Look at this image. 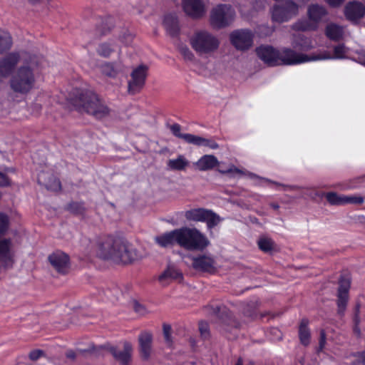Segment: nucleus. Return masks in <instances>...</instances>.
Instances as JSON below:
<instances>
[{
	"mask_svg": "<svg viewBox=\"0 0 365 365\" xmlns=\"http://www.w3.org/2000/svg\"><path fill=\"white\" fill-rule=\"evenodd\" d=\"M96 252L99 257L118 263L128 264L139 258L135 250L126 240L111 235L98 240Z\"/></svg>",
	"mask_w": 365,
	"mask_h": 365,
	"instance_id": "nucleus-1",
	"label": "nucleus"
},
{
	"mask_svg": "<svg viewBox=\"0 0 365 365\" xmlns=\"http://www.w3.org/2000/svg\"><path fill=\"white\" fill-rule=\"evenodd\" d=\"M73 104L78 109H82L96 118L108 115L110 109L105 103L92 91L81 92L74 100Z\"/></svg>",
	"mask_w": 365,
	"mask_h": 365,
	"instance_id": "nucleus-2",
	"label": "nucleus"
},
{
	"mask_svg": "<svg viewBox=\"0 0 365 365\" xmlns=\"http://www.w3.org/2000/svg\"><path fill=\"white\" fill-rule=\"evenodd\" d=\"M192 48L200 56H212L219 48L217 36L207 30H197L189 39Z\"/></svg>",
	"mask_w": 365,
	"mask_h": 365,
	"instance_id": "nucleus-3",
	"label": "nucleus"
},
{
	"mask_svg": "<svg viewBox=\"0 0 365 365\" xmlns=\"http://www.w3.org/2000/svg\"><path fill=\"white\" fill-rule=\"evenodd\" d=\"M178 245L190 251H201L209 244L205 235L196 228L183 227L177 229Z\"/></svg>",
	"mask_w": 365,
	"mask_h": 365,
	"instance_id": "nucleus-4",
	"label": "nucleus"
},
{
	"mask_svg": "<svg viewBox=\"0 0 365 365\" xmlns=\"http://www.w3.org/2000/svg\"><path fill=\"white\" fill-rule=\"evenodd\" d=\"M235 16V11L231 5L220 4L210 12V24L215 29L225 28L232 24Z\"/></svg>",
	"mask_w": 365,
	"mask_h": 365,
	"instance_id": "nucleus-5",
	"label": "nucleus"
},
{
	"mask_svg": "<svg viewBox=\"0 0 365 365\" xmlns=\"http://www.w3.org/2000/svg\"><path fill=\"white\" fill-rule=\"evenodd\" d=\"M35 83L34 73L29 66L21 67L11 80L12 90L17 93H26Z\"/></svg>",
	"mask_w": 365,
	"mask_h": 365,
	"instance_id": "nucleus-6",
	"label": "nucleus"
},
{
	"mask_svg": "<svg viewBox=\"0 0 365 365\" xmlns=\"http://www.w3.org/2000/svg\"><path fill=\"white\" fill-rule=\"evenodd\" d=\"M185 217L188 221L206 222L209 230L212 229L222 221L217 213L210 210L195 208L187 210Z\"/></svg>",
	"mask_w": 365,
	"mask_h": 365,
	"instance_id": "nucleus-7",
	"label": "nucleus"
},
{
	"mask_svg": "<svg viewBox=\"0 0 365 365\" xmlns=\"http://www.w3.org/2000/svg\"><path fill=\"white\" fill-rule=\"evenodd\" d=\"M104 348H106L110 353L113 355L114 359L120 363L122 365H128L131 359V354L133 351V346L128 341H125L123 343V349L118 350L116 347L113 346H105ZM103 349V347H96L93 345L90 346L86 351H89L91 354H94L96 355H98L101 353V351Z\"/></svg>",
	"mask_w": 365,
	"mask_h": 365,
	"instance_id": "nucleus-8",
	"label": "nucleus"
},
{
	"mask_svg": "<svg viewBox=\"0 0 365 365\" xmlns=\"http://www.w3.org/2000/svg\"><path fill=\"white\" fill-rule=\"evenodd\" d=\"M298 12V4L292 1H285L282 4L273 7L272 11V19L278 23L286 22L297 15Z\"/></svg>",
	"mask_w": 365,
	"mask_h": 365,
	"instance_id": "nucleus-9",
	"label": "nucleus"
},
{
	"mask_svg": "<svg viewBox=\"0 0 365 365\" xmlns=\"http://www.w3.org/2000/svg\"><path fill=\"white\" fill-rule=\"evenodd\" d=\"M232 45L238 51H247L253 46L254 34L250 29H236L230 34Z\"/></svg>",
	"mask_w": 365,
	"mask_h": 365,
	"instance_id": "nucleus-10",
	"label": "nucleus"
},
{
	"mask_svg": "<svg viewBox=\"0 0 365 365\" xmlns=\"http://www.w3.org/2000/svg\"><path fill=\"white\" fill-rule=\"evenodd\" d=\"M15 247L11 238H0V272L13 267L15 262Z\"/></svg>",
	"mask_w": 365,
	"mask_h": 365,
	"instance_id": "nucleus-11",
	"label": "nucleus"
},
{
	"mask_svg": "<svg viewBox=\"0 0 365 365\" xmlns=\"http://www.w3.org/2000/svg\"><path fill=\"white\" fill-rule=\"evenodd\" d=\"M315 56H309L306 54L297 53L291 48H283L279 51V65H294L314 61Z\"/></svg>",
	"mask_w": 365,
	"mask_h": 365,
	"instance_id": "nucleus-12",
	"label": "nucleus"
},
{
	"mask_svg": "<svg viewBox=\"0 0 365 365\" xmlns=\"http://www.w3.org/2000/svg\"><path fill=\"white\" fill-rule=\"evenodd\" d=\"M148 66L140 65L135 68L130 75V79L128 81V93L135 94L138 93L143 87L147 76Z\"/></svg>",
	"mask_w": 365,
	"mask_h": 365,
	"instance_id": "nucleus-13",
	"label": "nucleus"
},
{
	"mask_svg": "<svg viewBox=\"0 0 365 365\" xmlns=\"http://www.w3.org/2000/svg\"><path fill=\"white\" fill-rule=\"evenodd\" d=\"M182 4L185 14L193 19L201 18L206 12L203 0H182Z\"/></svg>",
	"mask_w": 365,
	"mask_h": 365,
	"instance_id": "nucleus-14",
	"label": "nucleus"
},
{
	"mask_svg": "<svg viewBox=\"0 0 365 365\" xmlns=\"http://www.w3.org/2000/svg\"><path fill=\"white\" fill-rule=\"evenodd\" d=\"M256 53L259 58L268 66L279 65V51L271 46H260L256 48Z\"/></svg>",
	"mask_w": 365,
	"mask_h": 365,
	"instance_id": "nucleus-15",
	"label": "nucleus"
},
{
	"mask_svg": "<svg viewBox=\"0 0 365 365\" xmlns=\"http://www.w3.org/2000/svg\"><path fill=\"white\" fill-rule=\"evenodd\" d=\"M48 261L58 273L65 274L70 269L69 257L62 252H56L49 255Z\"/></svg>",
	"mask_w": 365,
	"mask_h": 365,
	"instance_id": "nucleus-16",
	"label": "nucleus"
},
{
	"mask_svg": "<svg viewBox=\"0 0 365 365\" xmlns=\"http://www.w3.org/2000/svg\"><path fill=\"white\" fill-rule=\"evenodd\" d=\"M139 353L144 361L150 359L153 354V335L148 331H143L138 336Z\"/></svg>",
	"mask_w": 365,
	"mask_h": 365,
	"instance_id": "nucleus-17",
	"label": "nucleus"
},
{
	"mask_svg": "<svg viewBox=\"0 0 365 365\" xmlns=\"http://www.w3.org/2000/svg\"><path fill=\"white\" fill-rule=\"evenodd\" d=\"M346 18L353 22H356L365 16V5L357 1H350L344 7Z\"/></svg>",
	"mask_w": 365,
	"mask_h": 365,
	"instance_id": "nucleus-18",
	"label": "nucleus"
},
{
	"mask_svg": "<svg viewBox=\"0 0 365 365\" xmlns=\"http://www.w3.org/2000/svg\"><path fill=\"white\" fill-rule=\"evenodd\" d=\"M19 60V56L17 53H10L6 57L0 61V75L3 77L8 76Z\"/></svg>",
	"mask_w": 365,
	"mask_h": 365,
	"instance_id": "nucleus-19",
	"label": "nucleus"
},
{
	"mask_svg": "<svg viewBox=\"0 0 365 365\" xmlns=\"http://www.w3.org/2000/svg\"><path fill=\"white\" fill-rule=\"evenodd\" d=\"M182 278V273L175 267L169 266L158 277L160 283L163 286H167L171 282L175 280H181Z\"/></svg>",
	"mask_w": 365,
	"mask_h": 365,
	"instance_id": "nucleus-20",
	"label": "nucleus"
},
{
	"mask_svg": "<svg viewBox=\"0 0 365 365\" xmlns=\"http://www.w3.org/2000/svg\"><path fill=\"white\" fill-rule=\"evenodd\" d=\"M327 14V9L319 4H312L309 6L307 9L309 19L317 26Z\"/></svg>",
	"mask_w": 365,
	"mask_h": 365,
	"instance_id": "nucleus-21",
	"label": "nucleus"
},
{
	"mask_svg": "<svg viewBox=\"0 0 365 365\" xmlns=\"http://www.w3.org/2000/svg\"><path fill=\"white\" fill-rule=\"evenodd\" d=\"M219 164L217 158L212 155H205L202 156L194 165L200 171L210 170Z\"/></svg>",
	"mask_w": 365,
	"mask_h": 365,
	"instance_id": "nucleus-22",
	"label": "nucleus"
},
{
	"mask_svg": "<svg viewBox=\"0 0 365 365\" xmlns=\"http://www.w3.org/2000/svg\"><path fill=\"white\" fill-rule=\"evenodd\" d=\"M347 48L344 44H339L334 48V56H331L329 52L324 51L318 56L312 58L313 60H325V59H342L346 58Z\"/></svg>",
	"mask_w": 365,
	"mask_h": 365,
	"instance_id": "nucleus-23",
	"label": "nucleus"
},
{
	"mask_svg": "<svg viewBox=\"0 0 365 365\" xmlns=\"http://www.w3.org/2000/svg\"><path fill=\"white\" fill-rule=\"evenodd\" d=\"M214 259L207 255H200L193 258L192 266L195 269L210 271L214 268Z\"/></svg>",
	"mask_w": 365,
	"mask_h": 365,
	"instance_id": "nucleus-24",
	"label": "nucleus"
},
{
	"mask_svg": "<svg viewBox=\"0 0 365 365\" xmlns=\"http://www.w3.org/2000/svg\"><path fill=\"white\" fill-rule=\"evenodd\" d=\"M178 233L177 229L166 232L159 237H155V240L160 247H167L175 244L178 245Z\"/></svg>",
	"mask_w": 365,
	"mask_h": 365,
	"instance_id": "nucleus-25",
	"label": "nucleus"
},
{
	"mask_svg": "<svg viewBox=\"0 0 365 365\" xmlns=\"http://www.w3.org/2000/svg\"><path fill=\"white\" fill-rule=\"evenodd\" d=\"M189 165L190 162L183 155H178L176 158L170 159L167 162V167L170 170H185Z\"/></svg>",
	"mask_w": 365,
	"mask_h": 365,
	"instance_id": "nucleus-26",
	"label": "nucleus"
},
{
	"mask_svg": "<svg viewBox=\"0 0 365 365\" xmlns=\"http://www.w3.org/2000/svg\"><path fill=\"white\" fill-rule=\"evenodd\" d=\"M163 25L170 36H175L179 31L178 20L175 15L168 14L165 16Z\"/></svg>",
	"mask_w": 365,
	"mask_h": 365,
	"instance_id": "nucleus-27",
	"label": "nucleus"
},
{
	"mask_svg": "<svg viewBox=\"0 0 365 365\" xmlns=\"http://www.w3.org/2000/svg\"><path fill=\"white\" fill-rule=\"evenodd\" d=\"M327 36L333 41L340 40L344 34V28L336 24H329L325 30Z\"/></svg>",
	"mask_w": 365,
	"mask_h": 365,
	"instance_id": "nucleus-28",
	"label": "nucleus"
},
{
	"mask_svg": "<svg viewBox=\"0 0 365 365\" xmlns=\"http://www.w3.org/2000/svg\"><path fill=\"white\" fill-rule=\"evenodd\" d=\"M38 182L43 184L46 187L51 191H58L61 190L60 181L54 177L49 179L48 182L46 181V173H41L38 175Z\"/></svg>",
	"mask_w": 365,
	"mask_h": 365,
	"instance_id": "nucleus-29",
	"label": "nucleus"
},
{
	"mask_svg": "<svg viewBox=\"0 0 365 365\" xmlns=\"http://www.w3.org/2000/svg\"><path fill=\"white\" fill-rule=\"evenodd\" d=\"M308 321L302 319L299 328V336L302 344L307 346L310 341V331L308 328Z\"/></svg>",
	"mask_w": 365,
	"mask_h": 365,
	"instance_id": "nucleus-30",
	"label": "nucleus"
},
{
	"mask_svg": "<svg viewBox=\"0 0 365 365\" xmlns=\"http://www.w3.org/2000/svg\"><path fill=\"white\" fill-rule=\"evenodd\" d=\"M12 45L11 35L6 31L0 29V53L10 49Z\"/></svg>",
	"mask_w": 365,
	"mask_h": 365,
	"instance_id": "nucleus-31",
	"label": "nucleus"
},
{
	"mask_svg": "<svg viewBox=\"0 0 365 365\" xmlns=\"http://www.w3.org/2000/svg\"><path fill=\"white\" fill-rule=\"evenodd\" d=\"M247 176L250 177V178H257V179H259L261 180H263V181H265V182H267L269 183H271V184H273V185H275L276 186L279 187H282L283 188L284 190H298L299 189V186H297V185H284V184H282V183H279V182H277L276 181H273V180H271L268 178H262V177H259L258 175H257L255 173H250L248 172L247 173Z\"/></svg>",
	"mask_w": 365,
	"mask_h": 365,
	"instance_id": "nucleus-32",
	"label": "nucleus"
},
{
	"mask_svg": "<svg viewBox=\"0 0 365 365\" xmlns=\"http://www.w3.org/2000/svg\"><path fill=\"white\" fill-rule=\"evenodd\" d=\"M292 29L296 31H310L317 29V25L314 24L309 19L301 20L292 25Z\"/></svg>",
	"mask_w": 365,
	"mask_h": 365,
	"instance_id": "nucleus-33",
	"label": "nucleus"
},
{
	"mask_svg": "<svg viewBox=\"0 0 365 365\" xmlns=\"http://www.w3.org/2000/svg\"><path fill=\"white\" fill-rule=\"evenodd\" d=\"M327 200L333 205H344L345 195H338L336 192H330L325 194Z\"/></svg>",
	"mask_w": 365,
	"mask_h": 365,
	"instance_id": "nucleus-34",
	"label": "nucleus"
},
{
	"mask_svg": "<svg viewBox=\"0 0 365 365\" xmlns=\"http://www.w3.org/2000/svg\"><path fill=\"white\" fill-rule=\"evenodd\" d=\"M114 50V46L111 42H104L99 44L97 48V53L103 57H108Z\"/></svg>",
	"mask_w": 365,
	"mask_h": 365,
	"instance_id": "nucleus-35",
	"label": "nucleus"
},
{
	"mask_svg": "<svg viewBox=\"0 0 365 365\" xmlns=\"http://www.w3.org/2000/svg\"><path fill=\"white\" fill-rule=\"evenodd\" d=\"M102 73L108 77H115L118 73V70L110 63H105L101 66Z\"/></svg>",
	"mask_w": 365,
	"mask_h": 365,
	"instance_id": "nucleus-36",
	"label": "nucleus"
},
{
	"mask_svg": "<svg viewBox=\"0 0 365 365\" xmlns=\"http://www.w3.org/2000/svg\"><path fill=\"white\" fill-rule=\"evenodd\" d=\"M301 42H297V41H294L292 43V45L294 48H299L303 51H308L313 48V46L312 45L310 41L306 38L300 37Z\"/></svg>",
	"mask_w": 365,
	"mask_h": 365,
	"instance_id": "nucleus-37",
	"label": "nucleus"
},
{
	"mask_svg": "<svg viewBox=\"0 0 365 365\" xmlns=\"http://www.w3.org/2000/svg\"><path fill=\"white\" fill-rule=\"evenodd\" d=\"M183 137H184V140L187 143L192 144V145H197V146H202V141H203L202 137H200L198 135H195L190 134V133H185Z\"/></svg>",
	"mask_w": 365,
	"mask_h": 365,
	"instance_id": "nucleus-38",
	"label": "nucleus"
},
{
	"mask_svg": "<svg viewBox=\"0 0 365 365\" xmlns=\"http://www.w3.org/2000/svg\"><path fill=\"white\" fill-rule=\"evenodd\" d=\"M350 287V279L348 277H341L339 280L338 294H348Z\"/></svg>",
	"mask_w": 365,
	"mask_h": 365,
	"instance_id": "nucleus-39",
	"label": "nucleus"
},
{
	"mask_svg": "<svg viewBox=\"0 0 365 365\" xmlns=\"http://www.w3.org/2000/svg\"><path fill=\"white\" fill-rule=\"evenodd\" d=\"M259 249L264 252H269L273 249V242L269 238H261L258 241Z\"/></svg>",
	"mask_w": 365,
	"mask_h": 365,
	"instance_id": "nucleus-40",
	"label": "nucleus"
},
{
	"mask_svg": "<svg viewBox=\"0 0 365 365\" xmlns=\"http://www.w3.org/2000/svg\"><path fill=\"white\" fill-rule=\"evenodd\" d=\"M348 301V294H338V312L342 314L346 309Z\"/></svg>",
	"mask_w": 365,
	"mask_h": 365,
	"instance_id": "nucleus-41",
	"label": "nucleus"
},
{
	"mask_svg": "<svg viewBox=\"0 0 365 365\" xmlns=\"http://www.w3.org/2000/svg\"><path fill=\"white\" fill-rule=\"evenodd\" d=\"M9 225V217L2 212H0V235H4L7 231Z\"/></svg>",
	"mask_w": 365,
	"mask_h": 365,
	"instance_id": "nucleus-42",
	"label": "nucleus"
},
{
	"mask_svg": "<svg viewBox=\"0 0 365 365\" xmlns=\"http://www.w3.org/2000/svg\"><path fill=\"white\" fill-rule=\"evenodd\" d=\"M344 205L345 204H355V205H361L364 200V197L361 196H357V195H345V200H344Z\"/></svg>",
	"mask_w": 365,
	"mask_h": 365,
	"instance_id": "nucleus-43",
	"label": "nucleus"
},
{
	"mask_svg": "<svg viewBox=\"0 0 365 365\" xmlns=\"http://www.w3.org/2000/svg\"><path fill=\"white\" fill-rule=\"evenodd\" d=\"M180 53L186 61H192L195 59V55L187 46H182L180 48Z\"/></svg>",
	"mask_w": 365,
	"mask_h": 365,
	"instance_id": "nucleus-44",
	"label": "nucleus"
},
{
	"mask_svg": "<svg viewBox=\"0 0 365 365\" xmlns=\"http://www.w3.org/2000/svg\"><path fill=\"white\" fill-rule=\"evenodd\" d=\"M265 0H255L252 6L253 11H251L247 15H254V12L264 9L265 8Z\"/></svg>",
	"mask_w": 365,
	"mask_h": 365,
	"instance_id": "nucleus-45",
	"label": "nucleus"
},
{
	"mask_svg": "<svg viewBox=\"0 0 365 365\" xmlns=\"http://www.w3.org/2000/svg\"><path fill=\"white\" fill-rule=\"evenodd\" d=\"M68 209L75 214H81L84 211V206L82 203L73 202L68 205Z\"/></svg>",
	"mask_w": 365,
	"mask_h": 365,
	"instance_id": "nucleus-46",
	"label": "nucleus"
},
{
	"mask_svg": "<svg viewBox=\"0 0 365 365\" xmlns=\"http://www.w3.org/2000/svg\"><path fill=\"white\" fill-rule=\"evenodd\" d=\"M163 335L166 344L170 346L172 344L173 340L171 337V327L170 325H163Z\"/></svg>",
	"mask_w": 365,
	"mask_h": 365,
	"instance_id": "nucleus-47",
	"label": "nucleus"
},
{
	"mask_svg": "<svg viewBox=\"0 0 365 365\" xmlns=\"http://www.w3.org/2000/svg\"><path fill=\"white\" fill-rule=\"evenodd\" d=\"M170 129L173 134L179 138L184 140V135L185 133H181V126L178 123H174L170 126Z\"/></svg>",
	"mask_w": 365,
	"mask_h": 365,
	"instance_id": "nucleus-48",
	"label": "nucleus"
},
{
	"mask_svg": "<svg viewBox=\"0 0 365 365\" xmlns=\"http://www.w3.org/2000/svg\"><path fill=\"white\" fill-rule=\"evenodd\" d=\"M199 330L200 331V334L204 338H206L209 335V329H208V324L206 322H201L199 324Z\"/></svg>",
	"mask_w": 365,
	"mask_h": 365,
	"instance_id": "nucleus-49",
	"label": "nucleus"
},
{
	"mask_svg": "<svg viewBox=\"0 0 365 365\" xmlns=\"http://www.w3.org/2000/svg\"><path fill=\"white\" fill-rule=\"evenodd\" d=\"M202 146L208 147L211 149H217L219 148V145L216 142H215L214 140H212L211 139H207V138H203Z\"/></svg>",
	"mask_w": 365,
	"mask_h": 365,
	"instance_id": "nucleus-50",
	"label": "nucleus"
},
{
	"mask_svg": "<svg viewBox=\"0 0 365 365\" xmlns=\"http://www.w3.org/2000/svg\"><path fill=\"white\" fill-rule=\"evenodd\" d=\"M133 309L135 312L140 315H144L147 312L145 307L138 302H133Z\"/></svg>",
	"mask_w": 365,
	"mask_h": 365,
	"instance_id": "nucleus-51",
	"label": "nucleus"
},
{
	"mask_svg": "<svg viewBox=\"0 0 365 365\" xmlns=\"http://www.w3.org/2000/svg\"><path fill=\"white\" fill-rule=\"evenodd\" d=\"M219 172L222 174L226 173H235V174H242L244 173L241 170L237 168L236 167L232 165L229 169L227 170H219Z\"/></svg>",
	"mask_w": 365,
	"mask_h": 365,
	"instance_id": "nucleus-52",
	"label": "nucleus"
},
{
	"mask_svg": "<svg viewBox=\"0 0 365 365\" xmlns=\"http://www.w3.org/2000/svg\"><path fill=\"white\" fill-rule=\"evenodd\" d=\"M358 359L354 363V365H365V351L355 354Z\"/></svg>",
	"mask_w": 365,
	"mask_h": 365,
	"instance_id": "nucleus-53",
	"label": "nucleus"
},
{
	"mask_svg": "<svg viewBox=\"0 0 365 365\" xmlns=\"http://www.w3.org/2000/svg\"><path fill=\"white\" fill-rule=\"evenodd\" d=\"M120 38L121 41L126 45L129 44L132 41V39H133L132 35L129 32H127V31L125 32L123 34V35L121 36Z\"/></svg>",
	"mask_w": 365,
	"mask_h": 365,
	"instance_id": "nucleus-54",
	"label": "nucleus"
},
{
	"mask_svg": "<svg viewBox=\"0 0 365 365\" xmlns=\"http://www.w3.org/2000/svg\"><path fill=\"white\" fill-rule=\"evenodd\" d=\"M10 185V180L6 174L0 172V186H8Z\"/></svg>",
	"mask_w": 365,
	"mask_h": 365,
	"instance_id": "nucleus-55",
	"label": "nucleus"
},
{
	"mask_svg": "<svg viewBox=\"0 0 365 365\" xmlns=\"http://www.w3.org/2000/svg\"><path fill=\"white\" fill-rule=\"evenodd\" d=\"M43 354V351L41 350H34L30 352L29 357L31 360H37Z\"/></svg>",
	"mask_w": 365,
	"mask_h": 365,
	"instance_id": "nucleus-56",
	"label": "nucleus"
},
{
	"mask_svg": "<svg viewBox=\"0 0 365 365\" xmlns=\"http://www.w3.org/2000/svg\"><path fill=\"white\" fill-rule=\"evenodd\" d=\"M344 0H327V2L332 7H338L341 6Z\"/></svg>",
	"mask_w": 365,
	"mask_h": 365,
	"instance_id": "nucleus-57",
	"label": "nucleus"
},
{
	"mask_svg": "<svg viewBox=\"0 0 365 365\" xmlns=\"http://www.w3.org/2000/svg\"><path fill=\"white\" fill-rule=\"evenodd\" d=\"M326 343V335L324 331H322L320 333V340H319V349H322L324 347Z\"/></svg>",
	"mask_w": 365,
	"mask_h": 365,
	"instance_id": "nucleus-58",
	"label": "nucleus"
},
{
	"mask_svg": "<svg viewBox=\"0 0 365 365\" xmlns=\"http://www.w3.org/2000/svg\"><path fill=\"white\" fill-rule=\"evenodd\" d=\"M359 62L365 66V52L361 53L359 56Z\"/></svg>",
	"mask_w": 365,
	"mask_h": 365,
	"instance_id": "nucleus-59",
	"label": "nucleus"
},
{
	"mask_svg": "<svg viewBox=\"0 0 365 365\" xmlns=\"http://www.w3.org/2000/svg\"><path fill=\"white\" fill-rule=\"evenodd\" d=\"M66 356L69 359H74L76 356V354L74 351H69L66 353Z\"/></svg>",
	"mask_w": 365,
	"mask_h": 365,
	"instance_id": "nucleus-60",
	"label": "nucleus"
},
{
	"mask_svg": "<svg viewBox=\"0 0 365 365\" xmlns=\"http://www.w3.org/2000/svg\"><path fill=\"white\" fill-rule=\"evenodd\" d=\"M270 206L274 210H278L279 208V206L277 203H271Z\"/></svg>",
	"mask_w": 365,
	"mask_h": 365,
	"instance_id": "nucleus-61",
	"label": "nucleus"
},
{
	"mask_svg": "<svg viewBox=\"0 0 365 365\" xmlns=\"http://www.w3.org/2000/svg\"><path fill=\"white\" fill-rule=\"evenodd\" d=\"M34 108L36 110V113L41 110V106L39 104H35Z\"/></svg>",
	"mask_w": 365,
	"mask_h": 365,
	"instance_id": "nucleus-62",
	"label": "nucleus"
},
{
	"mask_svg": "<svg viewBox=\"0 0 365 365\" xmlns=\"http://www.w3.org/2000/svg\"><path fill=\"white\" fill-rule=\"evenodd\" d=\"M235 365H243V361H242V359H238L237 363Z\"/></svg>",
	"mask_w": 365,
	"mask_h": 365,
	"instance_id": "nucleus-63",
	"label": "nucleus"
},
{
	"mask_svg": "<svg viewBox=\"0 0 365 365\" xmlns=\"http://www.w3.org/2000/svg\"><path fill=\"white\" fill-rule=\"evenodd\" d=\"M32 4L38 3L40 0H29Z\"/></svg>",
	"mask_w": 365,
	"mask_h": 365,
	"instance_id": "nucleus-64",
	"label": "nucleus"
}]
</instances>
